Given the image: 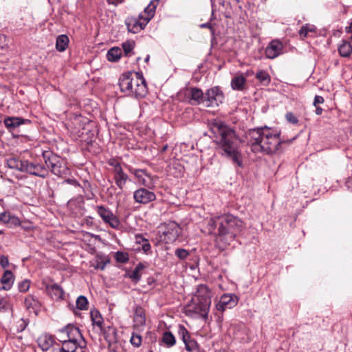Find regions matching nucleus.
<instances>
[{"mask_svg": "<svg viewBox=\"0 0 352 352\" xmlns=\"http://www.w3.org/2000/svg\"><path fill=\"white\" fill-rule=\"evenodd\" d=\"M63 343L61 346L65 350V352H85L82 342L66 340V339L60 340Z\"/></svg>", "mask_w": 352, "mask_h": 352, "instance_id": "20", "label": "nucleus"}, {"mask_svg": "<svg viewBox=\"0 0 352 352\" xmlns=\"http://www.w3.org/2000/svg\"><path fill=\"white\" fill-rule=\"evenodd\" d=\"M160 0H152L150 3L144 8V12L140 14V19H143L148 23L154 16L156 8Z\"/></svg>", "mask_w": 352, "mask_h": 352, "instance_id": "19", "label": "nucleus"}, {"mask_svg": "<svg viewBox=\"0 0 352 352\" xmlns=\"http://www.w3.org/2000/svg\"><path fill=\"white\" fill-rule=\"evenodd\" d=\"M24 303L28 310L34 311L36 314H37L41 306L38 299L32 295L28 296L25 299Z\"/></svg>", "mask_w": 352, "mask_h": 352, "instance_id": "25", "label": "nucleus"}, {"mask_svg": "<svg viewBox=\"0 0 352 352\" xmlns=\"http://www.w3.org/2000/svg\"><path fill=\"white\" fill-rule=\"evenodd\" d=\"M62 184H71V185H73V186H79V184L78 182H77V180L76 179H65L63 182Z\"/></svg>", "mask_w": 352, "mask_h": 352, "instance_id": "52", "label": "nucleus"}, {"mask_svg": "<svg viewBox=\"0 0 352 352\" xmlns=\"http://www.w3.org/2000/svg\"><path fill=\"white\" fill-rule=\"evenodd\" d=\"M142 338L137 333L133 332L130 338V342L134 347H140L142 344Z\"/></svg>", "mask_w": 352, "mask_h": 352, "instance_id": "42", "label": "nucleus"}, {"mask_svg": "<svg viewBox=\"0 0 352 352\" xmlns=\"http://www.w3.org/2000/svg\"><path fill=\"white\" fill-rule=\"evenodd\" d=\"M324 100L323 97L320 96H316L314 100V105L316 107L318 104H322Z\"/></svg>", "mask_w": 352, "mask_h": 352, "instance_id": "51", "label": "nucleus"}, {"mask_svg": "<svg viewBox=\"0 0 352 352\" xmlns=\"http://www.w3.org/2000/svg\"><path fill=\"white\" fill-rule=\"evenodd\" d=\"M69 43V38L65 34L59 35L56 38V48L59 52H64Z\"/></svg>", "mask_w": 352, "mask_h": 352, "instance_id": "31", "label": "nucleus"}, {"mask_svg": "<svg viewBox=\"0 0 352 352\" xmlns=\"http://www.w3.org/2000/svg\"><path fill=\"white\" fill-rule=\"evenodd\" d=\"M316 33V28L315 25L309 23L302 25L298 32L299 36L302 39L310 36L311 34Z\"/></svg>", "mask_w": 352, "mask_h": 352, "instance_id": "30", "label": "nucleus"}, {"mask_svg": "<svg viewBox=\"0 0 352 352\" xmlns=\"http://www.w3.org/2000/svg\"><path fill=\"white\" fill-rule=\"evenodd\" d=\"M346 185L348 188H352V177L349 178L347 181L346 182Z\"/></svg>", "mask_w": 352, "mask_h": 352, "instance_id": "57", "label": "nucleus"}, {"mask_svg": "<svg viewBox=\"0 0 352 352\" xmlns=\"http://www.w3.org/2000/svg\"><path fill=\"white\" fill-rule=\"evenodd\" d=\"M237 297L231 294H223L216 305L217 311L223 312L228 309H232L237 304Z\"/></svg>", "mask_w": 352, "mask_h": 352, "instance_id": "13", "label": "nucleus"}, {"mask_svg": "<svg viewBox=\"0 0 352 352\" xmlns=\"http://www.w3.org/2000/svg\"><path fill=\"white\" fill-rule=\"evenodd\" d=\"M43 157L47 169H49L52 174L62 178L70 175L71 171L64 159L50 151L43 152Z\"/></svg>", "mask_w": 352, "mask_h": 352, "instance_id": "6", "label": "nucleus"}, {"mask_svg": "<svg viewBox=\"0 0 352 352\" xmlns=\"http://www.w3.org/2000/svg\"><path fill=\"white\" fill-rule=\"evenodd\" d=\"M14 283V276L10 270H6L0 279V289L8 291Z\"/></svg>", "mask_w": 352, "mask_h": 352, "instance_id": "23", "label": "nucleus"}, {"mask_svg": "<svg viewBox=\"0 0 352 352\" xmlns=\"http://www.w3.org/2000/svg\"><path fill=\"white\" fill-rule=\"evenodd\" d=\"M133 321L135 326L142 327L145 324V314L144 309L140 306H136L134 311Z\"/></svg>", "mask_w": 352, "mask_h": 352, "instance_id": "26", "label": "nucleus"}, {"mask_svg": "<svg viewBox=\"0 0 352 352\" xmlns=\"http://www.w3.org/2000/svg\"><path fill=\"white\" fill-rule=\"evenodd\" d=\"M128 170L131 174L134 175L140 185L146 186L149 189H153L155 187L153 176L148 174L145 170L136 169L132 167H129Z\"/></svg>", "mask_w": 352, "mask_h": 352, "instance_id": "8", "label": "nucleus"}, {"mask_svg": "<svg viewBox=\"0 0 352 352\" xmlns=\"http://www.w3.org/2000/svg\"><path fill=\"white\" fill-rule=\"evenodd\" d=\"M345 31L347 33L352 32V22L351 23L349 26L345 28Z\"/></svg>", "mask_w": 352, "mask_h": 352, "instance_id": "59", "label": "nucleus"}, {"mask_svg": "<svg viewBox=\"0 0 352 352\" xmlns=\"http://www.w3.org/2000/svg\"><path fill=\"white\" fill-rule=\"evenodd\" d=\"M223 100V92L218 87H214L206 91L204 104L206 107H217L219 104L222 103Z\"/></svg>", "mask_w": 352, "mask_h": 352, "instance_id": "9", "label": "nucleus"}, {"mask_svg": "<svg viewBox=\"0 0 352 352\" xmlns=\"http://www.w3.org/2000/svg\"><path fill=\"white\" fill-rule=\"evenodd\" d=\"M19 290L21 292H25L28 291L30 288V282L28 280H25L23 281H21L18 285Z\"/></svg>", "mask_w": 352, "mask_h": 352, "instance_id": "48", "label": "nucleus"}, {"mask_svg": "<svg viewBox=\"0 0 352 352\" xmlns=\"http://www.w3.org/2000/svg\"><path fill=\"white\" fill-rule=\"evenodd\" d=\"M162 342L167 347H171L176 343V339L174 335L169 331H166L163 333L162 337Z\"/></svg>", "mask_w": 352, "mask_h": 352, "instance_id": "36", "label": "nucleus"}, {"mask_svg": "<svg viewBox=\"0 0 352 352\" xmlns=\"http://www.w3.org/2000/svg\"><path fill=\"white\" fill-rule=\"evenodd\" d=\"M338 50L342 57H349L352 53V45L349 41L343 40L338 45Z\"/></svg>", "mask_w": 352, "mask_h": 352, "instance_id": "28", "label": "nucleus"}, {"mask_svg": "<svg viewBox=\"0 0 352 352\" xmlns=\"http://www.w3.org/2000/svg\"><path fill=\"white\" fill-rule=\"evenodd\" d=\"M0 311L2 312H11L12 306L6 297L0 296Z\"/></svg>", "mask_w": 352, "mask_h": 352, "instance_id": "40", "label": "nucleus"}, {"mask_svg": "<svg viewBox=\"0 0 352 352\" xmlns=\"http://www.w3.org/2000/svg\"><path fill=\"white\" fill-rule=\"evenodd\" d=\"M90 315L93 325L97 326L98 327L100 328V330H102L103 318L99 311H98L97 309L91 310Z\"/></svg>", "mask_w": 352, "mask_h": 352, "instance_id": "35", "label": "nucleus"}, {"mask_svg": "<svg viewBox=\"0 0 352 352\" xmlns=\"http://www.w3.org/2000/svg\"><path fill=\"white\" fill-rule=\"evenodd\" d=\"M119 86L122 92L135 98H142L147 93L145 80L139 73L122 74L119 79Z\"/></svg>", "mask_w": 352, "mask_h": 352, "instance_id": "4", "label": "nucleus"}, {"mask_svg": "<svg viewBox=\"0 0 352 352\" xmlns=\"http://www.w3.org/2000/svg\"><path fill=\"white\" fill-rule=\"evenodd\" d=\"M181 233V228L175 222L168 223L161 237L166 243H171L177 240Z\"/></svg>", "mask_w": 352, "mask_h": 352, "instance_id": "11", "label": "nucleus"}, {"mask_svg": "<svg viewBox=\"0 0 352 352\" xmlns=\"http://www.w3.org/2000/svg\"><path fill=\"white\" fill-rule=\"evenodd\" d=\"M147 22L143 19H140V17L129 16L125 20V24L127 27L129 32L135 34L142 30L146 25Z\"/></svg>", "mask_w": 352, "mask_h": 352, "instance_id": "15", "label": "nucleus"}, {"mask_svg": "<svg viewBox=\"0 0 352 352\" xmlns=\"http://www.w3.org/2000/svg\"><path fill=\"white\" fill-rule=\"evenodd\" d=\"M322 113V109L321 107H317L316 109V115H321Z\"/></svg>", "mask_w": 352, "mask_h": 352, "instance_id": "58", "label": "nucleus"}, {"mask_svg": "<svg viewBox=\"0 0 352 352\" xmlns=\"http://www.w3.org/2000/svg\"><path fill=\"white\" fill-rule=\"evenodd\" d=\"M136 239L138 243L142 244V249L143 252L146 254H149L151 252V246L148 240L142 236H138Z\"/></svg>", "mask_w": 352, "mask_h": 352, "instance_id": "38", "label": "nucleus"}, {"mask_svg": "<svg viewBox=\"0 0 352 352\" xmlns=\"http://www.w3.org/2000/svg\"><path fill=\"white\" fill-rule=\"evenodd\" d=\"M200 27L202 28H209L212 30V34H214V30H213L212 24L210 23H202L200 25Z\"/></svg>", "mask_w": 352, "mask_h": 352, "instance_id": "54", "label": "nucleus"}, {"mask_svg": "<svg viewBox=\"0 0 352 352\" xmlns=\"http://www.w3.org/2000/svg\"><path fill=\"white\" fill-rule=\"evenodd\" d=\"M249 143L254 153H274L280 146L278 133H273L267 126L250 129L248 132Z\"/></svg>", "mask_w": 352, "mask_h": 352, "instance_id": "3", "label": "nucleus"}, {"mask_svg": "<svg viewBox=\"0 0 352 352\" xmlns=\"http://www.w3.org/2000/svg\"><path fill=\"white\" fill-rule=\"evenodd\" d=\"M135 202L142 204H147L156 199L155 194L146 188H140L133 192Z\"/></svg>", "mask_w": 352, "mask_h": 352, "instance_id": "12", "label": "nucleus"}, {"mask_svg": "<svg viewBox=\"0 0 352 352\" xmlns=\"http://www.w3.org/2000/svg\"><path fill=\"white\" fill-rule=\"evenodd\" d=\"M26 327H27V324L25 322V321L23 320H21V324H20V327L18 329V331L20 332V331H23L26 328Z\"/></svg>", "mask_w": 352, "mask_h": 352, "instance_id": "55", "label": "nucleus"}, {"mask_svg": "<svg viewBox=\"0 0 352 352\" xmlns=\"http://www.w3.org/2000/svg\"><path fill=\"white\" fill-rule=\"evenodd\" d=\"M0 221L4 223L11 222L13 224L19 225L20 223L19 219L14 216H11L8 212H2L0 214Z\"/></svg>", "mask_w": 352, "mask_h": 352, "instance_id": "39", "label": "nucleus"}, {"mask_svg": "<svg viewBox=\"0 0 352 352\" xmlns=\"http://www.w3.org/2000/svg\"><path fill=\"white\" fill-rule=\"evenodd\" d=\"M24 122V120L18 117H8L4 120L6 126L11 130L16 128Z\"/></svg>", "mask_w": 352, "mask_h": 352, "instance_id": "29", "label": "nucleus"}, {"mask_svg": "<svg viewBox=\"0 0 352 352\" xmlns=\"http://www.w3.org/2000/svg\"><path fill=\"white\" fill-rule=\"evenodd\" d=\"M36 342L38 347L43 351H47L49 349L55 347L56 344H58L55 341L54 337L48 333H43L40 335L36 340Z\"/></svg>", "mask_w": 352, "mask_h": 352, "instance_id": "16", "label": "nucleus"}, {"mask_svg": "<svg viewBox=\"0 0 352 352\" xmlns=\"http://www.w3.org/2000/svg\"><path fill=\"white\" fill-rule=\"evenodd\" d=\"M175 254L180 260H184L188 256L189 252L186 249L177 248L175 251Z\"/></svg>", "mask_w": 352, "mask_h": 352, "instance_id": "44", "label": "nucleus"}, {"mask_svg": "<svg viewBox=\"0 0 352 352\" xmlns=\"http://www.w3.org/2000/svg\"><path fill=\"white\" fill-rule=\"evenodd\" d=\"M51 352H65V350L58 344L52 349Z\"/></svg>", "mask_w": 352, "mask_h": 352, "instance_id": "53", "label": "nucleus"}, {"mask_svg": "<svg viewBox=\"0 0 352 352\" xmlns=\"http://www.w3.org/2000/svg\"><path fill=\"white\" fill-rule=\"evenodd\" d=\"M212 131L215 134V142L217 148L221 151V155L230 158L239 166H242L239 140L234 130L222 122H215L212 124Z\"/></svg>", "mask_w": 352, "mask_h": 352, "instance_id": "2", "label": "nucleus"}, {"mask_svg": "<svg viewBox=\"0 0 352 352\" xmlns=\"http://www.w3.org/2000/svg\"><path fill=\"white\" fill-rule=\"evenodd\" d=\"M0 265L3 268H6L8 266L9 261L7 256L4 255L0 256Z\"/></svg>", "mask_w": 352, "mask_h": 352, "instance_id": "50", "label": "nucleus"}, {"mask_svg": "<svg viewBox=\"0 0 352 352\" xmlns=\"http://www.w3.org/2000/svg\"><path fill=\"white\" fill-rule=\"evenodd\" d=\"M154 282V280L153 278H148V283L151 284V283Z\"/></svg>", "mask_w": 352, "mask_h": 352, "instance_id": "62", "label": "nucleus"}, {"mask_svg": "<svg viewBox=\"0 0 352 352\" xmlns=\"http://www.w3.org/2000/svg\"><path fill=\"white\" fill-rule=\"evenodd\" d=\"M122 48L126 56H129L134 48V43L132 42H125L122 44Z\"/></svg>", "mask_w": 352, "mask_h": 352, "instance_id": "45", "label": "nucleus"}, {"mask_svg": "<svg viewBox=\"0 0 352 352\" xmlns=\"http://www.w3.org/2000/svg\"><path fill=\"white\" fill-rule=\"evenodd\" d=\"M208 232L214 236L215 246L220 250H226L235 241L243 228V221L238 217L224 214L208 220Z\"/></svg>", "mask_w": 352, "mask_h": 352, "instance_id": "1", "label": "nucleus"}, {"mask_svg": "<svg viewBox=\"0 0 352 352\" xmlns=\"http://www.w3.org/2000/svg\"><path fill=\"white\" fill-rule=\"evenodd\" d=\"M25 163H27V160H21L18 157H10L6 160V164L8 168L20 172L25 173L26 166Z\"/></svg>", "mask_w": 352, "mask_h": 352, "instance_id": "21", "label": "nucleus"}, {"mask_svg": "<svg viewBox=\"0 0 352 352\" xmlns=\"http://www.w3.org/2000/svg\"><path fill=\"white\" fill-rule=\"evenodd\" d=\"M108 164L113 167L112 170H117V168L120 169L122 168L120 163L116 159H110L108 161Z\"/></svg>", "mask_w": 352, "mask_h": 352, "instance_id": "49", "label": "nucleus"}, {"mask_svg": "<svg viewBox=\"0 0 352 352\" xmlns=\"http://www.w3.org/2000/svg\"><path fill=\"white\" fill-rule=\"evenodd\" d=\"M96 211L105 223H108L113 229L119 230L120 228V220L109 208L103 206H98Z\"/></svg>", "mask_w": 352, "mask_h": 352, "instance_id": "7", "label": "nucleus"}, {"mask_svg": "<svg viewBox=\"0 0 352 352\" xmlns=\"http://www.w3.org/2000/svg\"><path fill=\"white\" fill-rule=\"evenodd\" d=\"M211 304V292L205 285H199L190 304L186 307L187 311L199 314L206 318Z\"/></svg>", "mask_w": 352, "mask_h": 352, "instance_id": "5", "label": "nucleus"}, {"mask_svg": "<svg viewBox=\"0 0 352 352\" xmlns=\"http://www.w3.org/2000/svg\"><path fill=\"white\" fill-rule=\"evenodd\" d=\"M283 45L278 41H272L265 49L266 57L270 59L276 58L282 53Z\"/></svg>", "mask_w": 352, "mask_h": 352, "instance_id": "18", "label": "nucleus"}, {"mask_svg": "<svg viewBox=\"0 0 352 352\" xmlns=\"http://www.w3.org/2000/svg\"><path fill=\"white\" fill-rule=\"evenodd\" d=\"M178 335L185 344L186 350L192 351L197 347V342L190 339L188 331L183 324H179L178 326Z\"/></svg>", "mask_w": 352, "mask_h": 352, "instance_id": "17", "label": "nucleus"}, {"mask_svg": "<svg viewBox=\"0 0 352 352\" xmlns=\"http://www.w3.org/2000/svg\"><path fill=\"white\" fill-rule=\"evenodd\" d=\"M58 331L62 334L61 338L63 340L66 339V340L85 343L79 329L72 324H68L64 328L59 329Z\"/></svg>", "mask_w": 352, "mask_h": 352, "instance_id": "10", "label": "nucleus"}, {"mask_svg": "<svg viewBox=\"0 0 352 352\" xmlns=\"http://www.w3.org/2000/svg\"><path fill=\"white\" fill-rule=\"evenodd\" d=\"M25 173L39 177L45 178L48 175V169L43 164H34L27 160Z\"/></svg>", "mask_w": 352, "mask_h": 352, "instance_id": "14", "label": "nucleus"}, {"mask_svg": "<svg viewBox=\"0 0 352 352\" xmlns=\"http://www.w3.org/2000/svg\"><path fill=\"white\" fill-rule=\"evenodd\" d=\"M45 290L47 294L54 299L58 300L63 298L64 292L58 284H47L45 285Z\"/></svg>", "mask_w": 352, "mask_h": 352, "instance_id": "24", "label": "nucleus"}, {"mask_svg": "<svg viewBox=\"0 0 352 352\" xmlns=\"http://www.w3.org/2000/svg\"><path fill=\"white\" fill-rule=\"evenodd\" d=\"M245 77L243 74H238L232 78L231 87L234 90L243 91L245 88Z\"/></svg>", "mask_w": 352, "mask_h": 352, "instance_id": "27", "label": "nucleus"}, {"mask_svg": "<svg viewBox=\"0 0 352 352\" xmlns=\"http://www.w3.org/2000/svg\"><path fill=\"white\" fill-rule=\"evenodd\" d=\"M191 100L195 101L197 104L204 103V93L201 89L193 87L190 89Z\"/></svg>", "mask_w": 352, "mask_h": 352, "instance_id": "32", "label": "nucleus"}, {"mask_svg": "<svg viewBox=\"0 0 352 352\" xmlns=\"http://www.w3.org/2000/svg\"><path fill=\"white\" fill-rule=\"evenodd\" d=\"M108 263H109V260L108 258L99 257L96 259L93 265L96 269L103 270Z\"/></svg>", "mask_w": 352, "mask_h": 352, "instance_id": "41", "label": "nucleus"}, {"mask_svg": "<svg viewBox=\"0 0 352 352\" xmlns=\"http://www.w3.org/2000/svg\"><path fill=\"white\" fill-rule=\"evenodd\" d=\"M122 55V50L120 47H112L107 54V60L111 62H117Z\"/></svg>", "mask_w": 352, "mask_h": 352, "instance_id": "33", "label": "nucleus"}, {"mask_svg": "<svg viewBox=\"0 0 352 352\" xmlns=\"http://www.w3.org/2000/svg\"><path fill=\"white\" fill-rule=\"evenodd\" d=\"M145 268V266L142 263H139L135 269L129 274V278L138 283L142 277V271Z\"/></svg>", "mask_w": 352, "mask_h": 352, "instance_id": "34", "label": "nucleus"}, {"mask_svg": "<svg viewBox=\"0 0 352 352\" xmlns=\"http://www.w3.org/2000/svg\"><path fill=\"white\" fill-rule=\"evenodd\" d=\"M76 307L78 309L85 310V309H87V308L88 300L85 296H80L76 299Z\"/></svg>", "mask_w": 352, "mask_h": 352, "instance_id": "43", "label": "nucleus"}, {"mask_svg": "<svg viewBox=\"0 0 352 352\" xmlns=\"http://www.w3.org/2000/svg\"><path fill=\"white\" fill-rule=\"evenodd\" d=\"M112 173L116 186L119 189L122 190L129 179V176L124 172L122 167L120 169L117 168V170H112Z\"/></svg>", "mask_w": 352, "mask_h": 352, "instance_id": "22", "label": "nucleus"}, {"mask_svg": "<svg viewBox=\"0 0 352 352\" xmlns=\"http://www.w3.org/2000/svg\"><path fill=\"white\" fill-rule=\"evenodd\" d=\"M2 234V231H1V230H0V234Z\"/></svg>", "mask_w": 352, "mask_h": 352, "instance_id": "63", "label": "nucleus"}, {"mask_svg": "<svg viewBox=\"0 0 352 352\" xmlns=\"http://www.w3.org/2000/svg\"><path fill=\"white\" fill-rule=\"evenodd\" d=\"M122 2V0H107V3L109 4H113L115 6H117L118 3H120Z\"/></svg>", "mask_w": 352, "mask_h": 352, "instance_id": "56", "label": "nucleus"}, {"mask_svg": "<svg viewBox=\"0 0 352 352\" xmlns=\"http://www.w3.org/2000/svg\"><path fill=\"white\" fill-rule=\"evenodd\" d=\"M116 258L118 262L124 263L128 261L129 256L126 253L118 252L116 254Z\"/></svg>", "mask_w": 352, "mask_h": 352, "instance_id": "46", "label": "nucleus"}, {"mask_svg": "<svg viewBox=\"0 0 352 352\" xmlns=\"http://www.w3.org/2000/svg\"><path fill=\"white\" fill-rule=\"evenodd\" d=\"M253 74H254L253 71H248L245 74H246V76H249L250 75H252Z\"/></svg>", "mask_w": 352, "mask_h": 352, "instance_id": "60", "label": "nucleus"}, {"mask_svg": "<svg viewBox=\"0 0 352 352\" xmlns=\"http://www.w3.org/2000/svg\"><path fill=\"white\" fill-rule=\"evenodd\" d=\"M285 118L287 122L293 124H297L298 122V118L292 112H287L285 115Z\"/></svg>", "mask_w": 352, "mask_h": 352, "instance_id": "47", "label": "nucleus"}, {"mask_svg": "<svg viewBox=\"0 0 352 352\" xmlns=\"http://www.w3.org/2000/svg\"><path fill=\"white\" fill-rule=\"evenodd\" d=\"M256 78L263 85H268L271 81L270 74L265 70H259L256 74Z\"/></svg>", "mask_w": 352, "mask_h": 352, "instance_id": "37", "label": "nucleus"}, {"mask_svg": "<svg viewBox=\"0 0 352 352\" xmlns=\"http://www.w3.org/2000/svg\"><path fill=\"white\" fill-rule=\"evenodd\" d=\"M149 59H150V56L148 55V56L146 57V58H145L144 61H145V62H146V63H148V62L149 61Z\"/></svg>", "mask_w": 352, "mask_h": 352, "instance_id": "61", "label": "nucleus"}]
</instances>
